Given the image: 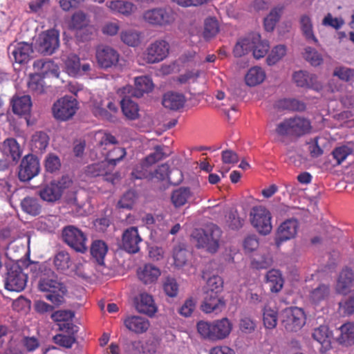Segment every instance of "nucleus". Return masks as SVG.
<instances>
[{
	"label": "nucleus",
	"mask_w": 354,
	"mask_h": 354,
	"mask_svg": "<svg viewBox=\"0 0 354 354\" xmlns=\"http://www.w3.org/2000/svg\"><path fill=\"white\" fill-rule=\"evenodd\" d=\"M48 276H43L39 282V289L46 292L45 297L55 306H59L64 302V296L67 293L65 285L58 281L57 276L50 271Z\"/></svg>",
	"instance_id": "f257e3e1"
},
{
	"label": "nucleus",
	"mask_w": 354,
	"mask_h": 354,
	"mask_svg": "<svg viewBox=\"0 0 354 354\" xmlns=\"http://www.w3.org/2000/svg\"><path fill=\"white\" fill-rule=\"evenodd\" d=\"M221 230L214 224H209L204 229H195L192 237L197 248H205L207 251L216 252L219 246Z\"/></svg>",
	"instance_id": "f03ea898"
},
{
	"label": "nucleus",
	"mask_w": 354,
	"mask_h": 354,
	"mask_svg": "<svg viewBox=\"0 0 354 354\" xmlns=\"http://www.w3.org/2000/svg\"><path fill=\"white\" fill-rule=\"evenodd\" d=\"M232 328V324L227 318H223L213 322L200 321L197 324L198 333L203 338L211 340L225 339L230 335Z\"/></svg>",
	"instance_id": "7ed1b4c3"
},
{
	"label": "nucleus",
	"mask_w": 354,
	"mask_h": 354,
	"mask_svg": "<svg viewBox=\"0 0 354 354\" xmlns=\"http://www.w3.org/2000/svg\"><path fill=\"white\" fill-rule=\"evenodd\" d=\"M310 122L302 117H293L284 120L279 123L276 132L280 136L301 137L310 132Z\"/></svg>",
	"instance_id": "20e7f679"
},
{
	"label": "nucleus",
	"mask_w": 354,
	"mask_h": 354,
	"mask_svg": "<svg viewBox=\"0 0 354 354\" xmlns=\"http://www.w3.org/2000/svg\"><path fill=\"white\" fill-rule=\"evenodd\" d=\"M281 324L287 332L296 333L306 324V317L304 310L298 307L286 308L281 314Z\"/></svg>",
	"instance_id": "39448f33"
},
{
	"label": "nucleus",
	"mask_w": 354,
	"mask_h": 354,
	"mask_svg": "<svg viewBox=\"0 0 354 354\" xmlns=\"http://www.w3.org/2000/svg\"><path fill=\"white\" fill-rule=\"evenodd\" d=\"M62 239L65 243L78 252L84 253L87 249L85 234L73 225H67L62 230Z\"/></svg>",
	"instance_id": "423d86ee"
},
{
	"label": "nucleus",
	"mask_w": 354,
	"mask_h": 354,
	"mask_svg": "<svg viewBox=\"0 0 354 354\" xmlns=\"http://www.w3.org/2000/svg\"><path fill=\"white\" fill-rule=\"evenodd\" d=\"M250 221L253 227L261 234H269L272 228L271 214L263 206H255L250 212Z\"/></svg>",
	"instance_id": "0eeeda50"
},
{
	"label": "nucleus",
	"mask_w": 354,
	"mask_h": 354,
	"mask_svg": "<svg viewBox=\"0 0 354 354\" xmlns=\"http://www.w3.org/2000/svg\"><path fill=\"white\" fill-rule=\"evenodd\" d=\"M77 109V100L71 96H64L53 104L52 112L57 120L66 121L75 115Z\"/></svg>",
	"instance_id": "6e6552de"
},
{
	"label": "nucleus",
	"mask_w": 354,
	"mask_h": 354,
	"mask_svg": "<svg viewBox=\"0 0 354 354\" xmlns=\"http://www.w3.org/2000/svg\"><path fill=\"white\" fill-rule=\"evenodd\" d=\"M145 22L153 26H166L171 25L174 21V13L169 8H156L146 10L143 13Z\"/></svg>",
	"instance_id": "1a4fd4ad"
},
{
	"label": "nucleus",
	"mask_w": 354,
	"mask_h": 354,
	"mask_svg": "<svg viewBox=\"0 0 354 354\" xmlns=\"http://www.w3.org/2000/svg\"><path fill=\"white\" fill-rule=\"evenodd\" d=\"M169 44L164 39H157L151 43L143 53V59L147 64L158 63L169 55Z\"/></svg>",
	"instance_id": "9d476101"
},
{
	"label": "nucleus",
	"mask_w": 354,
	"mask_h": 354,
	"mask_svg": "<svg viewBox=\"0 0 354 354\" xmlns=\"http://www.w3.org/2000/svg\"><path fill=\"white\" fill-rule=\"evenodd\" d=\"M28 277L18 265H12L7 272L5 288L9 291L21 292L26 286Z\"/></svg>",
	"instance_id": "9b49d317"
},
{
	"label": "nucleus",
	"mask_w": 354,
	"mask_h": 354,
	"mask_svg": "<svg viewBox=\"0 0 354 354\" xmlns=\"http://www.w3.org/2000/svg\"><path fill=\"white\" fill-rule=\"evenodd\" d=\"M68 178L63 177L60 180H53L43 186L39 191L41 198L47 202H55L59 200L63 191L68 187Z\"/></svg>",
	"instance_id": "f8f14e48"
},
{
	"label": "nucleus",
	"mask_w": 354,
	"mask_h": 354,
	"mask_svg": "<svg viewBox=\"0 0 354 354\" xmlns=\"http://www.w3.org/2000/svg\"><path fill=\"white\" fill-rule=\"evenodd\" d=\"M40 171L39 161L32 155L25 156L19 167L18 177L22 182H27L38 175Z\"/></svg>",
	"instance_id": "ddd939ff"
},
{
	"label": "nucleus",
	"mask_w": 354,
	"mask_h": 354,
	"mask_svg": "<svg viewBox=\"0 0 354 354\" xmlns=\"http://www.w3.org/2000/svg\"><path fill=\"white\" fill-rule=\"evenodd\" d=\"M59 46L58 31L51 29L40 35L39 38V51L45 55H52Z\"/></svg>",
	"instance_id": "4468645a"
},
{
	"label": "nucleus",
	"mask_w": 354,
	"mask_h": 354,
	"mask_svg": "<svg viewBox=\"0 0 354 354\" xmlns=\"http://www.w3.org/2000/svg\"><path fill=\"white\" fill-rule=\"evenodd\" d=\"M89 19L86 14L82 12H75L71 18V27L77 30V37L81 40L85 41L90 39L93 27L89 26Z\"/></svg>",
	"instance_id": "2eb2a0df"
},
{
	"label": "nucleus",
	"mask_w": 354,
	"mask_h": 354,
	"mask_svg": "<svg viewBox=\"0 0 354 354\" xmlns=\"http://www.w3.org/2000/svg\"><path fill=\"white\" fill-rule=\"evenodd\" d=\"M142 241L138 228L130 227L122 234L121 248L129 254H136L140 251V243Z\"/></svg>",
	"instance_id": "dca6fc26"
},
{
	"label": "nucleus",
	"mask_w": 354,
	"mask_h": 354,
	"mask_svg": "<svg viewBox=\"0 0 354 354\" xmlns=\"http://www.w3.org/2000/svg\"><path fill=\"white\" fill-rule=\"evenodd\" d=\"M119 53L113 48L100 46L96 50V59L100 67L108 68L115 66L119 61Z\"/></svg>",
	"instance_id": "f3484780"
},
{
	"label": "nucleus",
	"mask_w": 354,
	"mask_h": 354,
	"mask_svg": "<svg viewBox=\"0 0 354 354\" xmlns=\"http://www.w3.org/2000/svg\"><path fill=\"white\" fill-rule=\"evenodd\" d=\"M8 53L11 54L16 63L24 64L30 59L33 53L32 44L27 42H19L15 44H10L8 48Z\"/></svg>",
	"instance_id": "a211bd4d"
},
{
	"label": "nucleus",
	"mask_w": 354,
	"mask_h": 354,
	"mask_svg": "<svg viewBox=\"0 0 354 354\" xmlns=\"http://www.w3.org/2000/svg\"><path fill=\"white\" fill-rule=\"evenodd\" d=\"M298 222L297 219L290 218L283 221L278 227L276 244L279 247L283 242L294 238L297 232Z\"/></svg>",
	"instance_id": "6ab92c4d"
},
{
	"label": "nucleus",
	"mask_w": 354,
	"mask_h": 354,
	"mask_svg": "<svg viewBox=\"0 0 354 354\" xmlns=\"http://www.w3.org/2000/svg\"><path fill=\"white\" fill-rule=\"evenodd\" d=\"M225 306V302L223 297L213 292H207L201 308L205 313H218Z\"/></svg>",
	"instance_id": "aec40b11"
},
{
	"label": "nucleus",
	"mask_w": 354,
	"mask_h": 354,
	"mask_svg": "<svg viewBox=\"0 0 354 354\" xmlns=\"http://www.w3.org/2000/svg\"><path fill=\"white\" fill-rule=\"evenodd\" d=\"M292 77L295 84L299 87H307L315 91L322 88V85L318 82L317 76L307 71H299L295 72Z\"/></svg>",
	"instance_id": "412c9836"
},
{
	"label": "nucleus",
	"mask_w": 354,
	"mask_h": 354,
	"mask_svg": "<svg viewBox=\"0 0 354 354\" xmlns=\"http://www.w3.org/2000/svg\"><path fill=\"white\" fill-rule=\"evenodd\" d=\"M11 104L14 113L24 116H28L30 115L32 101L29 95H15L12 99Z\"/></svg>",
	"instance_id": "4be33fe9"
},
{
	"label": "nucleus",
	"mask_w": 354,
	"mask_h": 354,
	"mask_svg": "<svg viewBox=\"0 0 354 354\" xmlns=\"http://www.w3.org/2000/svg\"><path fill=\"white\" fill-rule=\"evenodd\" d=\"M135 306L139 313L147 315L149 317L153 316L157 311V306L152 296L147 293L140 294L136 300Z\"/></svg>",
	"instance_id": "5701e85b"
},
{
	"label": "nucleus",
	"mask_w": 354,
	"mask_h": 354,
	"mask_svg": "<svg viewBox=\"0 0 354 354\" xmlns=\"http://www.w3.org/2000/svg\"><path fill=\"white\" fill-rule=\"evenodd\" d=\"M153 176L160 180L168 179L170 183L174 184L181 182L183 178L180 171L178 169L170 171L169 165L166 163L158 167L154 171Z\"/></svg>",
	"instance_id": "b1692460"
},
{
	"label": "nucleus",
	"mask_w": 354,
	"mask_h": 354,
	"mask_svg": "<svg viewBox=\"0 0 354 354\" xmlns=\"http://www.w3.org/2000/svg\"><path fill=\"white\" fill-rule=\"evenodd\" d=\"M312 336L315 341L321 344V352H326L330 348L332 332L330 331L327 326L322 325L315 328Z\"/></svg>",
	"instance_id": "393cba45"
},
{
	"label": "nucleus",
	"mask_w": 354,
	"mask_h": 354,
	"mask_svg": "<svg viewBox=\"0 0 354 354\" xmlns=\"http://www.w3.org/2000/svg\"><path fill=\"white\" fill-rule=\"evenodd\" d=\"M354 274L351 269L345 268L340 272L336 285V291L339 294L346 295L353 286Z\"/></svg>",
	"instance_id": "a878e982"
},
{
	"label": "nucleus",
	"mask_w": 354,
	"mask_h": 354,
	"mask_svg": "<svg viewBox=\"0 0 354 354\" xmlns=\"http://www.w3.org/2000/svg\"><path fill=\"white\" fill-rule=\"evenodd\" d=\"M124 324L129 330L136 333L146 332L150 326L148 319L140 316L128 317L124 319Z\"/></svg>",
	"instance_id": "bb28decb"
},
{
	"label": "nucleus",
	"mask_w": 354,
	"mask_h": 354,
	"mask_svg": "<svg viewBox=\"0 0 354 354\" xmlns=\"http://www.w3.org/2000/svg\"><path fill=\"white\" fill-rule=\"evenodd\" d=\"M185 97L183 95L168 92L163 95L162 104L164 107L170 110L177 111L183 107Z\"/></svg>",
	"instance_id": "cd10ccee"
},
{
	"label": "nucleus",
	"mask_w": 354,
	"mask_h": 354,
	"mask_svg": "<svg viewBox=\"0 0 354 354\" xmlns=\"http://www.w3.org/2000/svg\"><path fill=\"white\" fill-rule=\"evenodd\" d=\"M106 6L111 12L125 16L131 15L136 10L133 3L120 0L107 1Z\"/></svg>",
	"instance_id": "c85d7f7f"
},
{
	"label": "nucleus",
	"mask_w": 354,
	"mask_h": 354,
	"mask_svg": "<svg viewBox=\"0 0 354 354\" xmlns=\"http://www.w3.org/2000/svg\"><path fill=\"white\" fill-rule=\"evenodd\" d=\"M251 45V50H252L254 57L257 59L263 57L270 48L268 41L261 40V35L258 33L252 35Z\"/></svg>",
	"instance_id": "c756f323"
},
{
	"label": "nucleus",
	"mask_w": 354,
	"mask_h": 354,
	"mask_svg": "<svg viewBox=\"0 0 354 354\" xmlns=\"http://www.w3.org/2000/svg\"><path fill=\"white\" fill-rule=\"evenodd\" d=\"M160 275L159 268L150 263L145 265L138 272V278L145 284L155 282Z\"/></svg>",
	"instance_id": "7c9ffc66"
},
{
	"label": "nucleus",
	"mask_w": 354,
	"mask_h": 354,
	"mask_svg": "<svg viewBox=\"0 0 354 354\" xmlns=\"http://www.w3.org/2000/svg\"><path fill=\"white\" fill-rule=\"evenodd\" d=\"M135 87L133 95L136 97H141L145 93H148L153 90V84L148 76H140L135 78Z\"/></svg>",
	"instance_id": "2f4dec72"
},
{
	"label": "nucleus",
	"mask_w": 354,
	"mask_h": 354,
	"mask_svg": "<svg viewBox=\"0 0 354 354\" xmlns=\"http://www.w3.org/2000/svg\"><path fill=\"white\" fill-rule=\"evenodd\" d=\"M121 109L124 116L130 120H136L139 118L138 104L130 97H124L120 102Z\"/></svg>",
	"instance_id": "473e14b6"
},
{
	"label": "nucleus",
	"mask_w": 354,
	"mask_h": 354,
	"mask_svg": "<svg viewBox=\"0 0 354 354\" xmlns=\"http://www.w3.org/2000/svg\"><path fill=\"white\" fill-rule=\"evenodd\" d=\"M340 335L337 337V342L344 346H348L354 344V322H346L339 328Z\"/></svg>",
	"instance_id": "72a5a7b5"
},
{
	"label": "nucleus",
	"mask_w": 354,
	"mask_h": 354,
	"mask_svg": "<svg viewBox=\"0 0 354 354\" xmlns=\"http://www.w3.org/2000/svg\"><path fill=\"white\" fill-rule=\"evenodd\" d=\"M193 194L188 187H180L172 192L171 201L176 207H181L189 202Z\"/></svg>",
	"instance_id": "f704fd0d"
},
{
	"label": "nucleus",
	"mask_w": 354,
	"mask_h": 354,
	"mask_svg": "<svg viewBox=\"0 0 354 354\" xmlns=\"http://www.w3.org/2000/svg\"><path fill=\"white\" fill-rule=\"evenodd\" d=\"M276 106L279 109L290 111H304L306 108V104L304 102L295 98L279 100L277 102Z\"/></svg>",
	"instance_id": "c9c22d12"
},
{
	"label": "nucleus",
	"mask_w": 354,
	"mask_h": 354,
	"mask_svg": "<svg viewBox=\"0 0 354 354\" xmlns=\"http://www.w3.org/2000/svg\"><path fill=\"white\" fill-rule=\"evenodd\" d=\"M106 107L109 111L100 106H96L93 109V113L95 116L108 121H113L115 119V114L118 111V105L110 101L108 102Z\"/></svg>",
	"instance_id": "e433bc0d"
},
{
	"label": "nucleus",
	"mask_w": 354,
	"mask_h": 354,
	"mask_svg": "<svg viewBox=\"0 0 354 354\" xmlns=\"http://www.w3.org/2000/svg\"><path fill=\"white\" fill-rule=\"evenodd\" d=\"M44 77L39 73L30 75L27 86L28 91L32 95H38L45 93Z\"/></svg>",
	"instance_id": "4c0bfd02"
},
{
	"label": "nucleus",
	"mask_w": 354,
	"mask_h": 354,
	"mask_svg": "<svg viewBox=\"0 0 354 354\" xmlns=\"http://www.w3.org/2000/svg\"><path fill=\"white\" fill-rule=\"evenodd\" d=\"M108 251V246L101 240L94 241L91 246V254L99 265H104V257Z\"/></svg>",
	"instance_id": "58836bf2"
},
{
	"label": "nucleus",
	"mask_w": 354,
	"mask_h": 354,
	"mask_svg": "<svg viewBox=\"0 0 354 354\" xmlns=\"http://www.w3.org/2000/svg\"><path fill=\"white\" fill-rule=\"evenodd\" d=\"M266 283L269 285L272 292H279L283 285V279L278 270L272 269L269 270L266 275Z\"/></svg>",
	"instance_id": "ea45409f"
},
{
	"label": "nucleus",
	"mask_w": 354,
	"mask_h": 354,
	"mask_svg": "<svg viewBox=\"0 0 354 354\" xmlns=\"http://www.w3.org/2000/svg\"><path fill=\"white\" fill-rule=\"evenodd\" d=\"M265 78V71L261 67L254 66L248 71L245 77V81L247 85L254 86L262 83Z\"/></svg>",
	"instance_id": "a19ab883"
},
{
	"label": "nucleus",
	"mask_w": 354,
	"mask_h": 354,
	"mask_svg": "<svg viewBox=\"0 0 354 354\" xmlns=\"http://www.w3.org/2000/svg\"><path fill=\"white\" fill-rule=\"evenodd\" d=\"M330 287L326 284H319L310 292L309 299L311 302L317 304L326 300L330 295Z\"/></svg>",
	"instance_id": "79ce46f5"
},
{
	"label": "nucleus",
	"mask_w": 354,
	"mask_h": 354,
	"mask_svg": "<svg viewBox=\"0 0 354 354\" xmlns=\"http://www.w3.org/2000/svg\"><path fill=\"white\" fill-rule=\"evenodd\" d=\"M32 148L36 153L43 152L48 145L49 138L43 131L36 132L32 137Z\"/></svg>",
	"instance_id": "37998d69"
},
{
	"label": "nucleus",
	"mask_w": 354,
	"mask_h": 354,
	"mask_svg": "<svg viewBox=\"0 0 354 354\" xmlns=\"http://www.w3.org/2000/svg\"><path fill=\"white\" fill-rule=\"evenodd\" d=\"M109 172L107 162L102 161L88 165L85 169V174L90 178L107 175Z\"/></svg>",
	"instance_id": "c03bdc74"
},
{
	"label": "nucleus",
	"mask_w": 354,
	"mask_h": 354,
	"mask_svg": "<svg viewBox=\"0 0 354 354\" xmlns=\"http://www.w3.org/2000/svg\"><path fill=\"white\" fill-rule=\"evenodd\" d=\"M21 206L23 211L32 216L39 215L41 209L38 200L32 197L24 198L21 202Z\"/></svg>",
	"instance_id": "a18cd8bd"
},
{
	"label": "nucleus",
	"mask_w": 354,
	"mask_h": 354,
	"mask_svg": "<svg viewBox=\"0 0 354 354\" xmlns=\"http://www.w3.org/2000/svg\"><path fill=\"white\" fill-rule=\"evenodd\" d=\"M283 9V6L274 8L269 15L264 19V28L266 31L271 32L274 30L276 24L280 18Z\"/></svg>",
	"instance_id": "49530a36"
},
{
	"label": "nucleus",
	"mask_w": 354,
	"mask_h": 354,
	"mask_svg": "<svg viewBox=\"0 0 354 354\" xmlns=\"http://www.w3.org/2000/svg\"><path fill=\"white\" fill-rule=\"evenodd\" d=\"M278 313L268 306H265L263 310V321L266 328H274L277 324Z\"/></svg>",
	"instance_id": "de8ad7c7"
},
{
	"label": "nucleus",
	"mask_w": 354,
	"mask_h": 354,
	"mask_svg": "<svg viewBox=\"0 0 354 354\" xmlns=\"http://www.w3.org/2000/svg\"><path fill=\"white\" fill-rule=\"evenodd\" d=\"M218 31V23L214 17H209L205 20L203 35L206 40H209L215 37Z\"/></svg>",
	"instance_id": "09e8293b"
},
{
	"label": "nucleus",
	"mask_w": 354,
	"mask_h": 354,
	"mask_svg": "<svg viewBox=\"0 0 354 354\" xmlns=\"http://www.w3.org/2000/svg\"><path fill=\"white\" fill-rule=\"evenodd\" d=\"M301 26L302 32L308 41H313L314 44H318V40L314 35L313 30V24L311 20L308 16H303L301 18Z\"/></svg>",
	"instance_id": "8fccbe9b"
},
{
	"label": "nucleus",
	"mask_w": 354,
	"mask_h": 354,
	"mask_svg": "<svg viewBox=\"0 0 354 354\" xmlns=\"http://www.w3.org/2000/svg\"><path fill=\"white\" fill-rule=\"evenodd\" d=\"M56 66L54 62L50 59H37L35 60L33 63V68L37 73L40 74L44 76V75L48 73V72H53L55 71V68Z\"/></svg>",
	"instance_id": "3c124183"
},
{
	"label": "nucleus",
	"mask_w": 354,
	"mask_h": 354,
	"mask_svg": "<svg viewBox=\"0 0 354 354\" xmlns=\"http://www.w3.org/2000/svg\"><path fill=\"white\" fill-rule=\"evenodd\" d=\"M140 32L136 30H128L120 33L121 40L129 46H137L140 43Z\"/></svg>",
	"instance_id": "603ef678"
},
{
	"label": "nucleus",
	"mask_w": 354,
	"mask_h": 354,
	"mask_svg": "<svg viewBox=\"0 0 354 354\" xmlns=\"http://www.w3.org/2000/svg\"><path fill=\"white\" fill-rule=\"evenodd\" d=\"M252 35L239 40L235 45L233 53L235 57H241L251 50Z\"/></svg>",
	"instance_id": "864d4df0"
},
{
	"label": "nucleus",
	"mask_w": 354,
	"mask_h": 354,
	"mask_svg": "<svg viewBox=\"0 0 354 354\" xmlns=\"http://www.w3.org/2000/svg\"><path fill=\"white\" fill-rule=\"evenodd\" d=\"M126 150L122 147H114L112 150H110L106 156L107 165H111L115 166L118 162L122 160L126 156Z\"/></svg>",
	"instance_id": "5fc2aeb1"
},
{
	"label": "nucleus",
	"mask_w": 354,
	"mask_h": 354,
	"mask_svg": "<svg viewBox=\"0 0 354 354\" xmlns=\"http://www.w3.org/2000/svg\"><path fill=\"white\" fill-rule=\"evenodd\" d=\"M189 256V252L185 248L178 245L174 248L173 252V257L174 264L176 267L183 266Z\"/></svg>",
	"instance_id": "6e6d98bb"
},
{
	"label": "nucleus",
	"mask_w": 354,
	"mask_h": 354,
	"mask_svg": "<svg viewBox=\"0 0 354 354\" xmlns=\"http://www.w3.org/2000/svg\"><path fill=\"white\" fill-rule=\"evenodd\" d=\"M70 256L64 251L59 252L54 257L53 263L58 270H66L70 266Z\"/></svg>",
	"instance_id": "4d7b16f0"
},
{
	"label": "nucleus",
	"mask_w": 354,
	"mask_h": 354,
	"mask_svg": "<svg viewBox=\"0 0 354 354\" xmlns=\"http://www.w3.org/2000/svg\"><path fill=\"white\" fill-rule=\"evenodd\" d=\"M4 150L8 153L13 160L19 158L21 156L19 146L14 138H8L3 142Z\"/></svg>",
	"instance_id": "13d9d810"
},
{
	"label": "nucleus",
	"mask_w": 354,
	"mask_h": 354,
	"mask_svg": "<svg viewBox=\"0 0 354 354\" xmlns=\"http://www.w3.org/2000/svg\"><path fill=\"white\" fill-rule=\"evenodd\" d=\"M286 53V48L284 45H278L275 46L271 53L268 55L266 62L270 66L278 62Z\"/></svg>",
	"instance_id": "bf43d9fd"
},
{
	"label": "nucleus",
	"mask_w": 354,
	"mask_h": 354,
	"mask_svg": "<svg viewBox=\"0 0 354 354\" xmlns=\"http://www.w3.org/2000/svg\"><path fill=\"white\" fill-rule=\"evenodd\" d=\"M353 149L346 145L335 147L333 152L332 156L333 158L337 161V165H339L342 164L346 158L351 154Z\"/></svg>",
	"instance_id": "052dcab7"
},
{
	"label": "nucleus",
	"mask_w": 354,
	"mask_h": 354,
	"mask_svg": "<svg viewBox=\"0 0 354 354\" xmlns=\"http://www.w3.org/2000/svg\"><path fill=\"white\" fill-rule=\"evenodd\" d=\"M226 217L227 225L232 230H239L243 225L244 221L239 217L236 209H230Z\"/></svg>",
	"instance_id": "680f3d73"
},
{
	"label": "nucleus",
	"mask_w": 354,
	"mask_h": 354,
	"mask_svg": "<svg viewBox=\"0 0 354 354\" xmlns=\"http://www.w3.org/2000/svg\"><path fill=\"white\" fill-rule=\"evenodd\" d=\"M165 293L170 297H175L178 293V284L174 278L167 277L163 283Z\"/></svg>",
	"instance_id": "e2e57ef3"
},
{
	"label": "nucleus",
	"mask_w": 354,
	"mask_h": 354,
	"mask_svg": "<svg viewBox=\"0 0 354 354\" xmlns=\"http://www.w3.org/2000/svg\"><path fill=\"white\" fill-rule=\"evenodd\" d=\"M304 57L306 61L315 66L320 65L323 61L322 56L318 52L311 47H306L305 48Z\"/></svg>",
	"instance_id": "0e129e2a"
},
{
	"label": "nucleus",
	"mask_w": 354,
	"mask_h": 354,
	"mask_svg": "<svg viewBox=\"0 0 354 354\" xmlns=\"http://www.w3.org/2000/svg\"><path fill=\"white\" fill-rule=\"evenodd\" d=\"M339 309L344 315H350L354 313V291L344 301L339 303Z\"/></svg>",
	"instance_id": "69168bd1"
},
{
	"label": "nucleus",
	"mask_w": 354,
	"mask_h": 354,
	"mask_svg": "<svg viewBox=\"0 0 354 354\" xmlns=\"http://www.w3.org/2000/svg\"><path fill=\"white\" fill-rule=\"evenodd\" d=\"M208 290L207 292H213L218 295L223 290V281L222 278L218 275H214L209 277L207 281Z\"/></svg>",
	"instance_id": "338daca9"
},
{
	"label": "nucleus",
	"mask_w": 354,
	"mask_h": 354,
	"mask_svg": "<svg viewBox=\"0 0 354 354\" xmlns=\"http://www.w3.org/2000/svg\"><path fill=\"white\" fill-rule=\"evenodd\" d=\"M61 162L59 158L53 154L50 153L47 156L45 161V167L46 171L53 173L59 169Z\"/></svg>",
	"instance_id": "774afa93"
}]
</instances>
